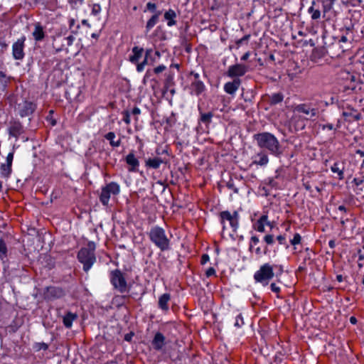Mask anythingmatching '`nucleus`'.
Segmentation results:
<instances>
[{"label": "nucleus", "mask_w": 364, "mask_h": 364, "mask_svg": "<svg viewBox=\"0 0 364 364\" xmlns=\"http://www.w3.org/2000/svg\"><path fill=\"white\" fill-rule=\"evenodd\" d=\"M253 139L257 146L267 150L271 155L279 158L283 154L284 149L277 138L269 132H261L254 134Z\"/></svg>", "instance_id": "1"}, {"label": "nucleus", "mask_w": 364, "mask_h": 364, "mask_svg": "<svg viewBox=\"0 0 364 364\" xmlns=\"http://www.w3.org/2000/svg\"><path fill=\"white\" fill-rule=\"evenodd\" d=\"M150 241L161 252L170 250V237L165 230L159 226L152 227L148 232Z\"/></svg>", "instance_id": "2"}, {"label": "nucleus", "mask_w": 364, "mask_h": 364, "mask_svg": "<svg viewBox=\"0 0 364 364\" xmlns=\"http://www.w3.org/2000/svg\"><path fill=\"white\" fill-rule=\"evenodd\" d=\"M95 244L90 241L86 247H82L77 255L78 261L83 264V270L88 272L96 262Z\"/></svg>", "instance_id": "3"}, {"label": "nucleus", "mask_w": 364, "mask_h": 364, "mask_svg": "<svg viewBox=\"0 0 364 364\" xmlns=\"http://www.w3.org/2000/svg\"><path fill=\"white\" fill-rule=\"evenodd\" d=\"M109 280L113 289L120 294L129 291L130 286L127 282L126 274L120 269L112 270L109 273Z\"/></svg>", "instance_id": "4"}, {"label": "nucleus", "mask_w": 364, "mask_h": 364, "mask_svg": "<svg viewBox=\"0 0 364 364\" xmlns=\"http://www.w3.org/2000/svg\"><path fill=\"white\" fill-rule=\"evenodd\" d=\"M322 103L323 102L321 100H316L299 104L294 107V111L305 114L309 119H313L318 117L319 109Z\"/></svg>", "instance_id": "5"}, {"label": "nucleus", "mask_w": 364, "mask_h": 364, "mask_svg": "<svg viewBox=\"0 0 364 364\" xmlns=\"http://www.w3.org/2000/svg\"><path fill=\"white\" fill-rule=\"evenodd\" d=\"M274 276L273 266L269 263H265L255 273L254 279L257 282L261 283L265 286L268 284L269 280H271Z\"/></svg>", "instance_id": "6"}, {"label": "nucleus", "mask_w": 364, "mask_h": 364, "mask_svg": "<svg viewBox=\"0 0 364 364\" xmlns=\"http://www.w3.org/2000/svg\"><path fill=\"white\" fill-rule=\"evenodd\" d=\"M188 79L191 82L189 89L192 95L199 96L205 90V85L201 80L200 75L197 73L191 71L189 74Z\"/></svg>", "instance_id": "7"}, {"label": "nucleus", "mask_w": 364, "mask_h": 364, "mask_svg": "<svg viewBox=\"0 0 364 364\" xmlns=\"http://www.w3.org/2000/svg\"><path fill=\"white\" fill-rule=\"evenodd\" d=\"M120 191L119 186L115 182H110L105 186L102 187L101 193L100 195V201L104 205H107L109 200L112 195H117Z\"/></svg>", "instance_id": "8"}, {"label": "nucleus", "mask_w": 364, "mask_h": 364, "mask_svg": "<svg viewBox=\"0 0 364 364\" xmlns=\"http://www.w3.org/2000/svg\"><path fill=\"white\" fill-rule=\"evenodd\" d=\"M220 218L223 230L225 228V221L228 220L233 232H236L239 225V214L237 211H234L232 214L228 210L222 211L220 213Z\"/></svg>", "instance_id": "9"}, {"label": "nucleus", "mask_w": 364, "mask_h": 364, "mask_svg": "<svg viewBox=\"0 0 364 364\" xmlns=\"http://www.w3.org/2000/svg\"><path fill=\"white\" fill-rule=\"evenodd\" d=\"M65 295V290L59 287H48L44 292L45 299L55 300L63 298Z\"/></svg>", "instance_id": "10"}, {"label": "nucleus", "mask_w": 364, "mask_h": 364, "mask_svg": "<svg viewBox=\"0 0 364 364\" xmlns=\"http://www.w3.org/2000/svg\"><path fill=\"white\" fill-rule=\"evenodd\" d=\"M247 66L243 64L237 63L228 68L226 75L230 77L239 78L245 75L247 72Z\"/></svg>", "instance_id": "11"}, {"label": "nucleus", "mask_w": 364, "mask_h": 364, "mask_svg": "<svg viewBox=\"0 0 364 364\" xmlns=\"http://www.w3.org/2000/svg\"><path fill=\"white\" fill-rule=\"evenodd\" d=\"M26 37L23 36L18 39L12 46V54L13 57L16 60H22L24 58V43Z\"/></svg>", "instance_id": "12"}, {"label": "nucleus", "mask_w": 364, "mask_h": 364, "mask_svg": "<svg viewBox=\"0 0 364 364\" xmlns=\"http://www.w3.org/2000/svg\"><path fill=\"white\" fill-rule=\"evenodd\" d=\"M8 132L10 136L14 137L17 140L19 136L24 132V128L18 120H11L9 124Z\"/></svg>", "instance_id": "13"}, {"label": "nucleus", "mask_w": 364, "mask_h": 364, "mask_svg": "<svg viewBox=\"0 0 364 364\" xmlns=\"http://www.w3.org/2000/svg\"><path fill=\"white\" fill-rule=\"evenodd\" d=\"M19 115L21 117L31 116L36 109V105L32 102L25 101L22 105H18Z\"/></svg>", "instance_id": "14"}, {"label": "nucleus", "mask_w": 364, "mask_h": 364, "mask_svg": "<svg viewBox=\"0 0 364 364\" xmlns=\"http://www.w3.org/2000/svg\"><path fill=\"white\" fill-rule=\"evenodd\" d=\"M342 115L344 120L348 122H357L362 118L361 114L353 108H347L343 112Z\"/></svg>", "instance_id": "15"}, {"label": "nucleus", "mask_w": 364, "mask_h": 364, "mask_svg": "<svg viewBox=\"0 0 364 364\" xmlns=\"http://www.w3.org/2000/svg\"><path fill=\"white\" fill-rule=\"evenodd\" d=\"M126 163L128 164V170L131 172L138 171L139 166V160L135 157L134 151H132L125 158Z\"/></svg>", "instance_id": "16"}, {"label": "nucleus", "mask_w": 364, "mask_h": 364, "mask_svg": "<svg viewBox=\"0 0 364 364\" xmlns=\"http://www.w3.org/2000/svg\"><path fill=\"white\" fill-rule=\"evenodd\" d=\"M166 338L165 336L160 332H156L154 335V337L151 341V345L153 348L157 351L161 350L163 347L166 344Z\"/></svg>", "instance_id": "17"}, {"label": "nucleus", "mask_w": 364, "mask_h": 364, "mask_svg": "<svg viewBox=\"0 0 364 364\" xmlns=\"http://www.w3.org/2000/svg\"><path fill=\"white\" fill-rule=\"evenodd\" d=\"M240 78H234L232 81L228 82L224 85V90L229 95H234L241 85Z\"/></svg>", "instance_id": "18"}, {"label": "nucleus", "mask_w": 364, "mask_h": 364, "mask_svg": "<svg viewBox=\"0 0 364 364\" xmlns=\"http://www.w3.org/2000/svg\"><path fill=\"white\" fill-rule=\"evenodd\" d=\"M198 109L200 114L199 123L209 125L212 122V118L214 116L213 110L205 112L200 105H198Z\"/></svg>", "instance_id": "19"}, {"label": "nucleus", "mask_w": 364, "mask_h": 364, "mask_svg": "<svg viewBox=\"0 0 364 364\" xmlns=\"http://www.w3.org/2000/svg\"><path fill=\"white\" fill-rule=\"evenodd\" d=\"M264 225L272 228V223L268 220L267 215H262L254 224V229L259 232H265Z\"/></svg>", "instance_id": "20"}, {"label": "nucleus", "mask_w": 364, "mask_h": 364, "mask_svg": "<svg viewBox=\"0 0 364 364\" xmlns=\"http://www.w3.org/2000/svg\"><path fill=\"white\" fill-rule=\"evenodd\" d=\"M168 162V160L166 157L149 158L146 161V166L157 169L161 164H167Z\"/></svg>", "instance_id": "21"}, {"label": "nucleus", "mask_w": 364, "mask_h": 364, "mask_svg": "<svg viewBox=\"0 0 364 364\" xmlns=\"http://www.w3.org/2000/svg\"><path fill=\"white\" fill-rule=\"evenodd\" d=\"M269 163L267 154L264 151H260L253 157L252 164L259 166H266Z\"/></svg>", "instance_id": "22"}, {"label": "nucleus", "mask_w": 364, "mask_h": 364, "mask_svg": "<svg viewBox=\"0 0 364 364\" xmlns=\"http://www.w3.org/2000/svg\"><path fill=\"white\" fill-rule=\"evenodd\" d=\"M132 54L129 55V60L132 63L137 65L144 53V50L143 48L134 46L132 49Z\"/></svg>", "instance_id": "23"}, {"label": "nucleus", "mask_w": 364, "mask_h": 364, "mask_svg": "<svg viewBox=\"0 0 364 364\" xmlns=\"http://www.w3.org/2000/svg\"><path fill=\"white\" fill-rule=\"evenodd\" d=\"M33 36L36 41H41L45 38L44 29L41 23H36L35 24Z\"/></svg>", "instance_id": "24"}, {"label": "nucleus", "mask_w": 364, "mask_h": 364, "mask_svg": "<svg viewBox=\"0 0 364 364\" xmlns=\"http://www.w3.org/2000/svg\"><path fill=\"white\" fill-rule=\"evenodd\" d=\"M164 19L167 21V25L168 26H173L176 24V18L177 17L176 13L173 9H168L164 13Z\"/></svg>", "instance_id": "25"}, {"label": "nucleus", "mask_w": 364, "mask_h": 364, "mask_svg": "<svg viewBox=\"0 0 364 364\" xmlns=\"http://www.w3.org/2000/svg\"><path fill=\"white\" fill-rule=\"evenodd\" d=\"M78 316L75 313L68 311L63 318V323L67 328L72 327L73 321L76 320Z\"/></svg>", "instance_id": "26"}, {"label": "nucleus", "mask_w": 364, "mask_h": 364, "mask_svg": "<svg viewBox=\"0 0 364 364\" xmlns=\"http://www.w3.org/2000/svg\"><path fill=\"white\" fill-rule=\"evenodd\" d=\"M171 300V295L168 293L162 294L159 299V307L164 311H167L169 309L168 302Z\"/></svg>", "instance_id": "27"}, {"label": "nucleus", "mask_w": 364, "mask_h": 364, "mask_svg": "<svg viewBox=\"0 0 364 364\" xmlns=\"http://www.w3.org/2000/svg\"><path fill=\"white\" fill-rule=\"evenodd\" d=\"M162 14L161 11H157L156 13L148 20L146 25V32H149L159 21V16Z\"/></svg>", "instance_id": "28"}, {"label": "nucleus", "mask_w": 364, "mask_h": 364, "mask_svg": "<svg viewBox=\"0 0 364 364\" xmlns=\"http://www.w3.org/2000/svg\"><path fill=\"white\" fill-rule=\"evenodd\" d=\"M267 98L270 105H276L283 101L284 95L282 92L273 93L271 95H268Z\"/></svg>", "instance_id": "29"}, {"label": "nucleus", "mask_w": 364, "mask_h": 364, "mask_svg": "<svg viewBox=\"0 0 364 364\" xmlns=\"http://www.w3.org/2000/svg\"><path fill=\"white\" fill-rule=\"evenodd\" d=\"M331 170L333 173H337L338 178L339 180H343L344 178V167L343 166L341 167V164L338 162H335L333 165L331 167Z\"/></svg>", "instance_id": "30"}, {"label": "nucleus", "mask_w": 364, "mask_h": 364, "mask_svg": "<svg viewBox=\"0 0 364 364\" xmlns=\"http://www.w3.org/2000/svg\"><path fill=\"white\" fill-rule=\"evenodd\" d=\"M316 2L312 1L311 6L309 8L308 12L311 15V19L318 20L321 18V11L318 9L315 8Z\"/></svg>", "instance_id": "31"}, {"label": "nucleus", "mask_w": 364, "mask_h": 364, "mask_svg": "<svg viewBox=\"0 0 364 364\" xmlns=\"http://www.w3.org/2000/svg\"><path fill=\"white\" fill-rule=\"evenodd\" d=\"M105 138L107 140L109 141V144L112 147H118L121 144V140L120 139H118L117 141H114L115 134L114 132H109L107 134H106L105 135Z\"/></svg>", "instance_id": "32"}, {"label": "nucleus", "mask_w": 364, "mask_h": 364, "mask_svg": "<svg viewBox=\"0 0 364 364\" xmlns=\"http://www.w3.org/2000/svg\"><path fill=\"white\" fill-rule=\"evenodd\" d=\"M259 242V237L256 235H253L251 237L249 244V251L250 252H254L255 249L258 247V244Z\"/></svg>", "instance_id": "33"}, {"label": "nucleus", "mask_w": 364, "mask_h": 364, "mask_svg": "<svg viewBox=\"0 0 364 364\" xmlns=\"http://www.w3.org/2000/svg\"><path fill=\"white\" fill-rule=\"evenodd\" d=\"M323 4V18H326V14L333 9L332 2H328L327 0L322 1Z\"/></svg>", "instance_id": "34"}, {"label": "nucleus", "mask_w": 364, "mask_h": 364, "mask_svg": "<svg viewBox=\"0 0 364 364\" xmlns=\"http://www.w3.org/2000/svg\"><path fill=\"white\" fill-rule=\"evenodd\" d=\"M1 175L8 177L11 173V166L7 164H2L1 166Z\"/></svg>", "instance_id": "35"}, {"label": "nucleus", "mask_w": 364, "mask_h": 364, "mask_svg": "<svg viewBox=\"0 0 364 364\" xmlns=\"http://www.w3.org/2000/svg\"><path fill=\"white\" fill-rule=\"evenodd\" d=\"M166 70V66L164 65H160L157 67H156L152 70H148L146 73V76H150L151 75V73H154V74H159L162 72H164Z\"/></svg>", "instance_id": "36"}, {"label": "nucleus", "mask_w": 364, "mask_h": 364, "mask_svg": "<svg viewBox=\"0 0 364 364\" xmlns=\"http://www.w3.org/2000/svg\"><path fill=\"white\" fill-rule=\"evenodd\" d=\"M324 56L323 48H315L313 50L311 58L312 59L321 58Z\"/></svg>", "instance_id": "37"}, {"label": "nucleus", "mask_w": 364, "mask_h": 364, "mask_svg": "<svg viewBox=\"0 0 364 364\" xmlns=\"http://www.w3.org/2000/svg\"><path fill=\"white\" fill-rule=\"evenodd\" d=\"M7 247L4 240L0 238V257L3 258L6 257Z\"/></svg>", "instance_id": "38"}, {"label": "nucleus", "mask_w": 364, "mask_h": 364, "mask_svg": "<svg viewBox=\"0 0 364 364\" xmlns=\"http://www.w3.org/2000/svg\"><path fill=\"white\" fill-rule=\"evenodd\" d=\"M174 74L171 72H170L167 75L166 78V86L168 87H172L174 85V81H173Z\"/></svg>", "instance_id": "39"}, {"label": "nucleus", "mask_w": 364, "mask_h": 364, "mask_svg": "<svg viewBox=\"0 0 364 364\" xmlns=\"http://www.w3.org/2000/svg\"><path fill=\"white\" fill-rule=\"evenodd\" d=\"M9 45L5 36H0V52L4 53L8 48Z\"/></svg>", "instance_id": "40"}, {"label": "nucleus", "mask_w": 364, "mask_h": 364, "mask_svg": "<svg viewBox=\"0 0 364 364\" xmlns=\"http://www.w3.org/2000/svg\"><path fill=\"white\" fill-rule=\"evenodd\" d=\"M250 38V35L247 34L244 36L242 38L235 41V44L237 46V48H238L242 43L247 44L248 41Z\"/></svg>", "instance_id": "41"}, {"label": "nucleus", "mask_w": 364, "mask_h": 364, "mask_svg": "<svg viewBox=\"0 0 364 364\" xmlns=\"http://www.w3.org/2000/svg\"><path fill=\"white\" fill-rule=\"evenodd\" d=\"M33 348L36 351H40L41 350H46L48 348V345L43 342L36 343L33 346Z\"/></svg>", "instance_id": "42"}, {"label": "nucleus", "mask_w": 364, "mask_h": 364, "mask_svg": "<svg viewBox=\"0 0 364 364\" xmlns=\"http://www.w3.org/2000/svg\"><path fill=\"white\" fill-rule=\"evenodd\" d=\"M148 64H149V58H146V57L144 56V60L141 63H137L136 70L138 72H141L144 70L145 65H148Z\"/></svg>", "instance_id": "43"}, {"label": "nucleus", "mask_w": 364, "mask_h": 364, "mask_svg": "<svg viewBox=\"0 0 364 364\" xmlns=\"http://www.w3.org/2000/svg\"><path fill=\"white\" fill-rule=\"evenodd\" d=\"M122 114L123 116L122 120L126 123V124H129L131 122L129 111L127 109L124 110L122 112Z\"/></svg>", "instance_id": "44"}, {"label": "nucleus", "mask_w": 364, "mask_h": 364, "mask_svg": "<svg viewBox=\"0 0 364 364\" xmlns=\"http://www.w3.org/2000/svg\"><path fill=\"white\" fill-rule=\"evenodd\" d=\"M268 251H269V250H268L267 245H266L264 247L263 250H262V249H261V247L259 246L257 247L255 249V252L258 256L261 255L262 254L267 255Z\"/></svg>", "instance_id": "45"}, {"label": "nucleus", "mask_w": 364, "mask_h": 364, "mask_svg": "<svg viewBox=\"0 0 364 364\" xmlns=\"http://www.w3.org/2000/svg\"><path fill=\"white\" fill-rule=\"evenodd\" d=\"M301 237L299 233H295L292 240L290 242L292 245H298L301 242Z\"/></svg>", "instance_id": "46"}, {"label": "nucleus", "mask_w": 364, "mask_h": 364, "mask_svg": "<svg viewBox=\"0 0 364 364\" xmlns=\"http://www.w3.org/2000/svg\"><path fill=\"white\" fill-rule=\"evenodd\" d=\"M271 290L277 294V297L280 298L279 293H280V287H278L275 283H272L270 285Z\"/></svg>", "instance_id": "47"}, {"label": "nucleus", "mask_w": 364, "mask_h": 364, "mask_svg": "<svg viewBox=\"0 0 364 364\" xmlns=\"http://www.w3.org/2000/svg\"><path fill=\"white\" fill-rule=\"evenodd\" d=\"M244 324L243 318L242 317L241 314H239L235 318V326L240 328Z\"/></svg>", "instance_id": "48"}, {"label": "nucleus", "mask_w": 364, "mask_h": 364, "mask_svg": "<svg viewBox=\"0 0 364 364\" xmlns=\"http://www.w3.org/2000/svg\"><path fill=\"white\" fill-rule=\"evenodd\" d=\"M264 241L267 245H272L274 242V238L273 235H266L264 237Z\"/></svg>", "instance_id": "49"}, {"label": "nucleus", "mask_w": 364, "mask_h": 364, "mask_svg": "<svg viewBox=\"0 0 364 364\" xmlns=\"http://www.w3.org/2000/svg\"><path fill=\"white\" fill-rule=\"evenodd\" d=\"M63 40L65 41H66L67 46H70L73 44V41L75 40V38H74L73 36L70 35L68 37L64 38Z\"/></svg>", "instance_id": "50"}, {"label": "nucleus", "mask_w": 364, "mask_h": 364, "mask_svg": "<svg viewBox=\"0 0 364 364\" xmlns=\"http://www.w3.org/2000/svg\"><path fill=\"white\" fill-rule=\"evenodd\" d=\"M8 81L6 74L3 71H0V82L4 85H6Z\"/></svg>", "instance_id": "51"}, {"label": "nucleus", "mask_w": 364, "mask_h": 364, "mask_svg": "<svg viewBox=\"0 0 364 364\" xmlns=\"http://www.w3.org/2000/svg\"><path fill=\"white\" fill-rule=\"evenodd\" d=\"M205 275L207 277L215 275V269L213 267H209L205 272Z\"/></svg>", "instance_id": "52"}, {"label": "nucleus", "mask_w": 364, "mask_h": 364, "mask_svg": "<svg viewBox=\"0 0 364 364\" xmlns=\"http://www.w3.org/2000/svg\"><path fill=\"white\" fill-rule=\"evenodd\" d=\"M156 5L154 3L149 2L146 4V9L150 11H155Z\"/></svg>", "instance_id": "53"}, {"label": "nucleus", "mask_w": 364, "mask_h": 364, "mask_svg": "<svg viewBox=\"0 0 364 364\" xmlns=\"http://www.w3.org/2000/svg\"><path fill=\"white\" fill-rule=\"evenodd\" d=\"M14 159V152H11L8 154L6 157V164H9V166H12V161Z\"/></svg>", "instance_id": "54"}, {"label": "nucleus", "mask_w": 364, "mask_h": 364, "mask_svg": "<svg viewBox=\"0 0 364 364\" xmlns=\"http://www.w3.org/2000/svg\"><path fill=\"white\" fill-rule=\"evenodd\" d=\"M100 11V6L99 4H94L93 7H92V14L94 15H97Z\"/></svg>", "instance_id": "55"}, {"label": "nucleus", "mask_w": 364, "mask_h": 364, "mask_svg": "<svg viewBox=\"0 0 364 364\" xmlns=\"http://www.w3.org/2000/svg\"><path fill=\"white\" fill-rule=\"evenodd\" d=\"M209 259H210V257H209L208 255L203 254L201 256L200 264H205L206 262H208L209 261Z\"/></svg>", "instance_id": "56"}, {"label": "nucleus", "mask_w": 364, "mask_h": 364, "mask_svg": "<svg viewBox=\"0 0 364 364\" xmlns=\"http://www.w3.org/2000/svg\"><path fill=\"white\" fill-rule=\"evenodd\" d=\"M227 187H228L229 189H232V190H233V191H234L235 193H238V189H237V188H235V187L233 182H232V181H229V182H228V183H227Z\"/></svg>", "instance_id": "57"}, {"label": "nucleus", "mask_w": 364, "mask_h": 364, "mask_svg": "<svg viewBox=\"0 0 364 364\" xmlns=\"http://www.w3.org/2000/svg\"><path fill=\"white\" fill-rule=\"evenodd\" d=\"M131 113L134 116H135V120L137 121L138 119H137L136 116L140 114L141 111H140V109L137 107H134V109H132Z\"/></svg>", "instance_id": "58"}, {"label": "nucleus", "mask_w": 364, "mask_h": 364, "mask_svg": "<svg viewBox=\"0 0 364 364\" xmlns=\"http://www.w3.org/2000/svg\"><path fill=\"white\" fill-rule=\"evenodd\" d=\"M84 0H68V2L72 4L73 7H75L77 4H82Z\"/></svg>", "instance_id": "59"}, {"label": "nucleus", "mask_w": 364, "mask_h": 364, "mask_svg": "<svg viewBox=\"0 0 364 364\" xmlns=\"http://www.w3.org/2000/svg\"><path fill=\"white\" fill-rule=\"evenodd\" d=\"M277 240L281 245H284L286 243V237L284 235H279L277 237Z\"/></svg>", "instance_id": "60"}, {"label": "nucleus", "mask_w": 364, "mask_h": 364, "mask_svg": "<svg viewBox=\"0 0 364 364\" xmlns=\"http://www.w3.org/2000/svg\"><path fill=\"white\" fill-rule=\"evenodd\" d=\"M323 130L328 129V130L334 129L333 125L332 124H326L320 125Z\"/></svg>", "instance_id": "61"}, {"label": "nucleus", "mask_w": 364, "mask_h": 364, "mask_svg": "<svg viewBox=\"0 0 364 364\" xmlns=\"http://www.w3.org/2000/svg\"><path fill=\"white\" fill-rule=\"evenodd\" d=\"M353 183L357 186H360L363 183V179L362 178H355L353 179Z\"/></svg>", "instance_id": "62"}, {"label": "nucleus", "mask_w": 364, "mask_h": 364, "mask_svg": "<svg viewBox=\"0 0 364 364\" xmlns=\"http://www.w3.org/2000/svg\"><path fill=\"white\" fill-rule=\"evenodd\" d=\"M134 334L132 333H127L124 336V340L127 341H131Z\"/></svg>", "instance_id": "63"}, {"label": "nucleus", "mask_w": 364, "mask_h": 364, "mask_svg": "<svg viewBox=\"0 0 364 364\" xmlns=\"http://www.w3.org/2000/svg\"><path fill=\"white\" fill-rule=\"evenodd\" d=\"M250 53L248 51V52H246L242 57H241V60L242 61H246L248 58L250 57Z\"/></svg>", "instance_id": "64"}]
</instances>
